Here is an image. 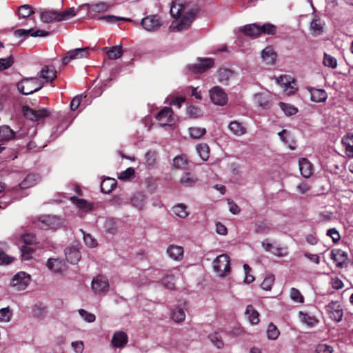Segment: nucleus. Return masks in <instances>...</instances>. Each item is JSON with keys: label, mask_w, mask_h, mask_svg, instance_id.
<instances>
[{"label": "nucleus", "mask_w": 353, "mask_h": 353, "mask_svg": "<svg viewBox=\"0 0 353 353\" xmlns=\"http://www.w3.org/2000/svg\"><path fill=\"white\" fill-rule=\"evenodd\" d=\"M197 9L195 5L185 0H174L170 8V14L174 19L170 30L178 32L187 30L195 18Z\"/></svg>", "instance_id": "nucleus-1"}, {"label": "nucleus", "mask_w": 353, "mask_h": 353, "mask_svg": "<svg viewBox=\"0 0 353 353\" xmlns=\"http://www.w3.org/2000/svg\"><path fill=\"white\" fill-rule=\"evenodd\" d=\"M77 14L73 8H68L64 11L55 10H44L40 13V19L43 23H52L57 21H66Z\"/></svg>", "instance_id": "nucleus-2"}, {"label": "nucleus", "mask_w": 353, "mask_h": 353, "mask_svg": "<svg viewBox=\"0 0 353 353\" xmlns=\"http://www.w3.org/2000/svg\"><path fill=\"white\" fill-rule=\"evenodd\" d=\"M42 87L43 83L37 77L24 79L17 84L18 90L25 95L35 92Z\"/></svg>", "instance_id": "nucleus-3"}, {"label": "nucleus", "mask_w": 353, "mask_h": 353, "mask_svg": "<svg viewBox=\"0 0 353 353\" xmlns=\"http://www.w3.org/2000/svg\"><path fill=\"white\" fill-rule=\"evenodd\" d=\"M213 269L221 277H223L230 272L229 256L225 254H220L213 261Z\"/></svg>", "instance_id": "nucleus-4"}, {"label": "nucleus", "mask_w": 353, "mask_h": 353, "mask_svg": "<svg viewBox=\"0 0 353 353\" xmlns=\"http://www.w3.org/2000/svg\"><path fill=\"white\" fill-rule=\"evenodd\" d=\"M63 220L56 216L43 215L39 218L38 225L43 230H57L61 227Z\"/></svg>", "instance_id": "nucleus-5"}, {"label": "nucleus", "mask_w": 353, "mask_h": 353, "mask_svg": "<svg viewBox=\"0 0 353 353\" xmlns=\"http://www.w3.org/2000/svg\"><path fill=\"white\" fill-rule=\"evenodd\" d=\"M162 24L161 17L157 14L147 16L141 21V26L148 32L157 31L161 27Z\"/></svg>", "instance_id": "nucleus-6"}, {"label": "nucleus", "mask_w": 353, "mask_h": 353, "mask_svg": "<svg viewBox=\"0 0 353 353\" xmlns=\"http://www.w3.org/2000/svg\"><path fill=\"white\" fill-rule=\"evenodd\" d=\"M261 246L265 251L270 252L278 257L286 256L288 254L287 247L281 246L277 243H270L268 239L264 240L261 243Z\"/></svg>", "instance_id": "nucleus-7"}, {"label": "nucleus", "mask_w": 353, "mask_h": 353, "mask_svg": "<svg viewBox=\"0 0 353 353\" xmlns=\"http://www.w3.org/2000/svg\"><path fill=\"white\" fill-rule=\"evenodd\" d=\"M91 287L95 294H105L109 289V282L106 276L98 275L93 278Z\"/></svg>", "instance_id": "nucleus-8"}, {"label": "nucleus", "mask_w": 353, "mask_h": 353, "mask_svg": "<svg viewBox=\"0 0 353 353\" xmlns=\"http://www.w3.org/2000/svg\"><path fill=\"white\" fill-rule=\"evenodd\" d=\"M210 97L213 103L217 105H224L228 102V95L219 86H215L210 90Z\"/></svg>", "instance_id": "nucleus-9"}, {"label": "nucleus", "mask_w": 353, "mask_h": 353, "mask_svg": "<svg viewBox=\"0 0 353 353\" xmlns=\"http://www.w3.org/2000/svg\"><path fill=\"white\" fill-rule=\"evenodd\" d=\"M89 48H76L68 51L62 59L63 65H67L70 61L88 57Z\"/></svg>", "instance_id": "nucleus-10"}, {"label": "nucleus", "mask_w": 353, "mask_h": 353, "mask_svg": "<svg viewBox=\"0 0 353 353\" xmlns=\"http://www.w3.org/2000/svg\"><path fill=\"white\" fill-rule=\"evenodd\" d=\"M329 317L336 322H340L343 316V311L340 303L337 301H332L325 307Z\"/></svg>", "instance_id": "nucleus-11"}, {"label": "nucleus", "mask_w": 353, "mask_h": 353, "mask_svg": "<svg viewBox=\"0 0 353 353\" xmlns=\"http://www.w3.org/2000/svg\"><path fill=\"white\" fill-rule=\"evenodd\" d=\"M22 110L25 117L34 121L46 118L49 115L48 111L45 108L35 110L28 106H23Z\"/></svg>", "instance_id": "nucleus-12"}, {"label": "nucleus", "mask_w": 353, "mask_h": 353, "mask_svg": "<svg viewBox=\"0 0 353 353\" xmlns=\"http://www.w3.org/2000/svg\"><path fill=\"white\" fill-rule=\"evenodd\" d=\"M156 119L162 126L171 125L174 121L173 110L169 107H165L158 112Z\"/></svg>", "instance_id": "nucleus-13"}, {"label": "nucleus", "mask_w": 353, "mask_h": 353, "mask_svg": "<svg viewBox=\"0 0 353 353\" xmlns=\"http://www.w3.org/2000/svg\"><path fill=\"white\" fill-rule=\"evenodd\" d=\"M30 281V277L23 272L17 273L12 280V285L17 290H25Z\"/></svg>", "instance_id": "nucleus-14"}, {"label": "nucleus", "mask_w": 353, "mask_h": 353, "mask_svg": "<svg viewBox=\"0 0 353 353\" xmlns=\"http://www.w3.org/2000/svg\"><path fill=\"white\" fill-rule=\"evenodd\" d=\"M214 65V60L211 58L199 59V63L188 66L189 70L194 73H203Z\"/></svg>", "instance_id": "nucleus-15"}, {"label": "nucleus", "mask_w": 353, "mask_h": 353, "mask_svg": "<svg viewBox=\"0 0 353 353\" xmlns=\"http://www.w3.org/2000/svg\"><path fill=\"white\" fill-rule=\"evenodd\" d=\"M214 65V60L211 58L199 59V63L188 66L189 70L194 73H203Z\"/></svg>", "instance_id": "nucleus-16"}, {"label": "nucleus", "mask_w": 353, "mask_h": 353, "mask_svg": "<svg viewBox=\"0 0 353 353\" xmlns=\"http://www.w3.org/2000/svg\"><path fill=\"white\" fill-rule=\"evenodd\" d=\"M330 258L336 263V266L343 268L347 266V254L340 250L334 249L331 251Z\"/></svg>", "instance_id": "nucleus-17"}, {"label": "nucleus", "mask_w": 353, "mask_h": 353, "mask_svg": "<svg viewBox=\"0 0 353 353\" xmlns=\"http://www.w3.org/2000/svg\"><path fill=\"white\" fill-rule=\"evenodd\" d=\"M128 342V336L125 332L117 331L114 333L111 345L115 348H123Z\"/></svg>", "instance_id": "nucleus-18"}, {"label": "nucleus", "mask_w": 353, "mask_h": 353, "mask_svg": "<svg viewBox=\"0 0 353 353\" xmlns=\"http://www.w3.org/2000/svg\"><path fill=\"white\" fill-rule=\"evenodd\" d=\"M48 34V32L42 30H37L36 31H34L32 29H18L14 31V35L17 37H23L24 38L28 37L29 35L32 37H46Z\"/></svg>", "instance_id": "nucleus-19"}, {"label": "nucleus", "mask_w": 353, "mask_h": 353, "mask_svg": "<svg viewBox=\"0 0 353 353\" xmlns=\"http://www.w3.org/2000/svg\"><path fill=\"white\" fill-rule=\"evenodd\" d=\"M308 91L310 94V99L314 102H324L327 98V94L323 89L310 88H308Z\"/></svg>", "instance_id": "nucleus-20"}, {"label": "nucleus", "mask_w": 353, "mask_h": 353, "mask_svg": "<svg viewBox=\"0 0 353 353\" xmlns=\"http://www.w3.org/2000/svg\"><path fill=\"white\" fill-rule=\"evenodd\" d=\"M341 143L345 148V152L349 158H353V133L346 134L341 139Z\"/></svg>", "instance_id": "nucleus-21"}, {"label": "nucleus", "mask_w": 353, "mask_h": 353, "mask_svg": "<svg viewBox=\"0 0 353 353\" xmlns=\"http://www.w3.org/2000/svg\"><path fill=\"white\" fill-rule=\"evenodd\" d=\"M299 170L304 178H309L313 173L312 164L305 158H302L299 161Z\"/></svg>", "instance_id": "nucleus-22"}, {"label": "nucleus", "mask_w": 353, "mask_h": 353, "mask_svg": "<svg viewBox=\"0 0 353 353\" xmlns=\"http://www.w3.org/2000/svg\"><path fill=\"white\" fill-rule=\"evenodd\" d=\"M39 73V77L47 82L52 81L57 77V71L53 66L45 65Z\"/></svg>", "instance_id": "nucleus-23"}, {"label": "nucleus", "mask_w": 353, "mask_h": 353, "mask_svg": "<svg viewBox=\"0 0 353 353\" xmlns=\"http://www.w3.org/2000/svg\"><path fill=\"white\" fill-rule=\"evenodd\" d=\"M168 256L176 261H180L183 256V248L181 246L170 245L167 248Z\"/></svg>", "instance_id": "nucleus-24"}, {"label": "nucleus", "mask_w": 353, "mask_h": 353, "mask_svg": "<svg viewBox=\"0 0 353 353\" xmlns=\"http://www.w3.org/2000/svg\"><path fill=\"white\" fill-rule=\"evenodd\" d=\"M66 260L72 263H77L81 259L80 252L74 248H68L65 250Z\"/></svg>", "instance_id": "nucleus-25"}, {"label": "nucleus", "mask_w": 353, "mask_h": 353, "mask_svg": "<svg viewBox=\"0 0 353 353\" xmlns=\"http://www.w3.org/2000/svg\"><path fill=\"white\" fill-rule=\"evenodd\" d=\"M40 181V176L37 174H28L19 184L20 188L26 189L34 186Z\"/></svg>", "instance_id": "nucleus-26"}, {"label": "nucleus", "mask_w": 353, "mask_h": 353, "mask_svg": "<svg viewBox=\"0 0 353 353\" xmlns=\"http://www.w3.org/2000/svg\"><path fill=\"white\" fill-rule=\"evenodd\" d=\"M228 128L234 135L240 137L246 133V128L241 123L234 121L230 123Z\"/></svg>", "instance_id": "nucleus-27"}, {"label": "nucleus", "mask_w": 353, "mask_h": 353, "mask_svg": "<svg viewBox=\"0 0 353 353\" xmlns=\"http://www.w3.org/2000/svg\"><path fill=\"white\" fill-rule=\"evenodd\" d=\"M245 35L256 38L260 35L259 26L256 23H252L245 26L242 29Z\"/></svg>", "instance_id": "nucleus-28"}, {"label": "nucleus", "mask_w": 353, "mask_h": 353, "mask_svg": "<svg viewBox=\"0 0 353 353\" xmlns=\"http://www.w3.org/2000/svg\"><path fill=\"white\" fill-rule=\"evenodd\" d=\"M276 54L271 47H267L261 52V58L268 64H273Z\"/></svg>", "instance_id": "nucleus-29"}, {"label": "nucleus", "mask_w": 353, "mask_h": 353, "mask_svg": "<svg viewBox=\"0 0 353 353\" xmlns=\"http://www.w3.org/2000/svg\"><path fill=\"white\" fill-rule=\"evenodd\" d=\"M15 137V132L8 125L0 127V141H10Z\"/></svg>", "instance_id": "nucleus-30"}, {"label": "nucleus", "mask_w": 353, "mask_h": 353, "mask_svg": "<svg viewBox=\"0 0 353 353\" xmlns=\"http://www.w3.org/2000/svg\"><path fill=\"white\" fill-rule=\"evenodd\" d=\"M170 317L174 322L179 323L184 321L185 319V313L183 309L179 307H176L171 311Z\"/></svg>", "instance_id": "nucleus-31"}, {"label": "nucleus", "mask_w": 353, "mask_h": 353, "mask_svg": "<svg viewBox=\"0 0 353 353\" xmlns=\"http://www.w3.org/2000/svg\"><path fill=\"white\" fill-rule=\"evenodd\" d=\"M117 185V181L112 178H107L102 181L101 190L103 193H110Z\"/></svg>", "instance_id": "nucleus-32"}, {"label": "nucleus", "mask_w": 353, "mask_h": 353, "mask_svg": "<svg viewBox=\"0 0 353 353\" xmlns=\"http://www.w3.org/2000/svg\"><path fill=\"white\" fill-rule=\"evenodd\" d=\"M245 314L248 316L249 321L256 325L259 322V314L255 310L252 305H248L246 307Z\"/></svg>", "instance_id": "nucleus-33"}, {"label": "nucleus", "mask_w": 353, "mask_h": 353, "mask_svg": "<svg viewBox=\"0 0 353 353\" xmlns=\"http://www.w3.org/2000/svg\"><path fill=\"white\" fill-rule=\"evenodd\" d=\"M196 150L203 161H207L210 157V148L207 143H199L196 146Z\"/></svg>", "instance_id": "nucleus-34"}, {"label": "nucleus", "mask_w": 353, "mask_h": 353, "mask_svg": "<svg viewBox=\"0 0 353 353\" xmlns=\"http://www.w3.org/2000/svg\"><path fill=\"white\" fill-rule=\"evenodd\" d=\"M254 100L257 104L265 108L268 106L270 101V94L268 92H261L254 95Z\"/></svg>", "instance_id": "nucleus-35"}, {"label": "nucleus", "mask_w": 353, "mask_h": 353, "mask_svg": "<svg viewBox=\"0 0 353 353\" xmlns=\"http://www.w3.org/2000/svg\"><path fill=\"white\" fill-rule=\"evenodd\" d=\"M123 54L121 45L115 46L108 50L107 56L109 59L114 60L120 58Z\"/></svg>", "instance_id": "nucleus-36"}, {"label": "nucleus", "mask_w": 353, "mask_h": 353, "mask_svg": "<svg viewBox=\"0 0 353 353\" xmlns=\"http://www.w3.org/2000/svg\"><path fill=\"white\" fill-rule=\"evenodd\" d=\"M197 182V178L190 173L184 174L180 179V183L185 187L194 185Z\"/></svg>", "instance_id": "nucleus-37"}, {"label": "nucleus", "mask_w": 353, "mask_h": 353, "mask_svg": "<svg viewBox=\"0 0 353 353\" xmlns=\"http://www.w3.org/2000/svg\"><path fill=\"white\" fill-rule=\"evenodd\" d=\"M6 248L7 245L5 242H0V265L10 264L14 259L3 252Z\"/></svg>", "instance_id": "nucleus-38"}, {"label": "nucleus", "mask_w": 353, "mask_h": 353, "mask_svg": "<svg viewBox=\"0 0 353 353\" xmlns=\"http://www.w3.org/2000/svg\"><path fill=\"white\" fill-rule=\"evenodd\" d=\"M188 132L192 139H199L205 134L206 130L204 128L190 127L188 128Z\"/></svg>", "instance_id": "nucleus-39"}, {"label": "nucleus", "mask_w": 353, "mask_h": 353, "mask_svg": "<svg viewBox=\"0 0 353 353\" xmlns=\"http://www.w3.org/2000/svg\"><path fill=\"white\" fill-rule=\"evenodd\" d=\"M188 165V160L185 155H179L173 159V166L177 169H185Z\"/></svg>", "instance_id": "nucleus-40"}, {"label": "nucleus", "mask_w": 353, "mask_h": 353, "mask_svg": "<svg viewBox=\"0 0 353 353\" xmlns=\"http://www.w3.org/2000/svg\"><path fill=\"white\" fill-rule=\"evenodd\" d=\"M259 29H260V34L263 33L265 34L274 35L276 34L277 28H276V26H274L272 23H266L263 24L261 26H259Z\"/></svg>", "instance_id": "nucleus-41"}, {"label": "nucleus", "mask_w": 353, "mask_h": 353, "mask_svg": "<svg viewBox=\"0 0 353 353\" xmlns=\"http://www.w3.org/2000/svg\"><path fill=\"white\" fill-rule=\"evenodd\" d=\"M174 213L179 217L184 219L187 217L189 212L187 211V206L183 203H179L173 208Z\"/></svg>", "instance_id": "nucleus-42"}, {"label": "nucleus", "mask_w": 353, "mask_h": 353, "mask_svg": "<svg viewBox=\"0 0 353 353\" xmlns=\"http://www.w3.org/2000/svg\"><path fill=\"white\" fill-rule=\"evenodd\" d=\"M62 263L58 259H49L47 262V267L54 272H59L62 270Z\"/></svg>", "instance_id": "nucleus-43"}, {"label": "nucleus", "mask_w": 353, "mask_h": 353, "mask_svg": "<svg viewBox=\"0 0 353 353\" xmlns=\"http://www.w3.org/2000/svg\"><path fill=\"white\" fill-rule=\"evenodd\" d=\"M19 15L22 18H27L34 14L33 8L28 4H24L18 8Z\"/></svg>", "instance_id": "nucleus-44"}, {"label": "nucleus", "mask_w": 353, "mask_h": 353, "mask_svg": "<svg viewBox=\"0 0 353 353\" xmlns=\"http://www.w3.org/2000/svg\"><path fill=\"white\" fill-rule=\"evenodd\" d=\"M274 282V276L272 274H267L263 281L261 284V287L262 289L269 291L272 289V287Z\"/></svg>", "instance_id": "nucleus-45"}, {"label": "nucleus", "mask_w": 353, "mask_h": 353, "mask_svg": "<svg viewBox=\"0 0 353 353\" xmlns=\"http://www.w3.org/2000/svg\"><path fill=\"white\" fill-rule=\"evenodd\" d=\"M12 311L9 307L0 309V322L8 323L12 317Z\"/></svg>", "instance_id": "nucleus-46"}, {"label": "nucleus", "mask_w": 353, "mask_h": 353, "mask_svg": "<svg viewBox=\"0 0 353 353\" xmlns=\"http://www.w3.org/2000/svg\"><path fill=\"white\" fill-rule=\"evenodd\" d=\"M110 8V5L106 3H98L96 4L91 5L89 8L90 12H104Z\"/></svg>", "instance_id": "nucleus-47"}, {"label": "nucleus", "mask_w": 353, "mask_h": 353, "mask_svg": "<svg viewBox=\"0 0 353 353\" xmlns=\"http://www.w3.org/2000/svg\"><path fill=\"white\" fill-rule=\"evenodd\" d=\"M290 299L296 303H303L304 302V297L300 292V291L295 288H292L290 291Z\"/></svg>", "instance_id": "nucleus-48"}, {"label": "nucleus", "mask_w": 353, "mask_h": 353, "mask_svg": "<svg viewBox=\"0 0 353 353\" xmlns=\"http://www.w3.org/2000/svg\"><path fill=\"white\" fill-rule=\"evenodd\" d=\"M279 105L286 115H294L298 112V109L292 105L283 102H280Z\"/></svg>", "instance_id": "nucleus-49"}, {"label": "nucleus", "mask_w": 353, "mask_h": 353, "mask_svg": "<svg viewBox=\"0 0 353 353\" xmlns=\"http://www.w3.org/2000/svg\"><path fill=\"white\" fill-rule=\"evenodd\" d=\"M100 19L105 21L108 23H119L120 21H132L130 18L116 17L114 15H105V16L101 17Z\"/></svg>", "instance_id": "nucleus-50"}, {"label": "nucleus", "mask_w": 353, "mask_h": 353, "mask_svg": "<svg viewBox=\"0 0 353 353\" xmlns=\"http://www.w3.org/2000/svg\"><path fill=\"white\" fill-rule=\"evenodd\" d=\"M144 196L141 194H136L131 199L132 204L139 208L142 209L144 205Z\"/></svg>", "instance_id": "nucleus-51"}, {"label": "nucleus", "mask_w": 353, "mask_h": 353, "mask_svg": "<svg viewBox=\"0 0 353 353\" xmlns=\"http://www.w3.org/2000/svg\"><path fill=\"white\" fill-rule=\"evenodd\" d=\"M210 341L217 347L222 348L224 346L223 341L220 336L216 332L212 333L208 336Z\"/></svg>", "instance_id": "nucleus-52"}, {"label": "nucleus", "mask_w": 353, "mask_h": 353, "mask_svg": "<svg viewBox=\"0 0 353 353\" xmlns=\"http://www.w3.org/2000/svg\"><path fill=\"white\" fill-rule=\"evenodd\" d=\"M279 331L273 323H270L267 330V336L269 339L274 340L278 338Z\"/></svg>", "instance_id": "nucleus-53"}, {"label": "nucleus", "mask_w": 353, "mask_h": 353, "mask_svg": "<svg viewBox=\"0 0 353 353\" xmlns=\"http://www.w3.org/2000/svg\"><path fill=\"white\" fill-rule=\"evenodd\" d=\"M323 64L326 67L334 69L337 67V61L334 57L327 53H324Z\"/></svg>", "instance_id": "nucleus-54"}, {"label": "nucleus", "mask_w": 353, "mask_h": 353, "mask_svg": "<svg viewBox=\"0 0 353 353\" xmlns=\"http://www.w3.org/2000/svg\"><path fill=\"white\" fill-rule=\"evenodd\" d=\"M83 236V241L85 245L90 248H94L97 245V240L90 234H85L83 230H79Z\"/></svg>", "instance_id": "nucleus-55"}, {"label": "nucleus", "mask_w": 353, "mask_h": 353, "mask_svg": "<svg viewBox=\"0 0 353 353\" xmlns=\"http://www.w3.org/2000/svg\"><path fill=\"white\" fill-rule=\"evenodd\" d=\"M232 72L229 69H220L219 70V80L221 82H226L232 76Z\"/></svg>", "instance_id": "nucleus-56"}, {"label": "nucleus", "mask_w": 353, "mask_h": 353, "mask_svg": "<svg viewBox=\"0 0 353 353\" xmlns=\"http://www.w3.org/2000/svg\"><path fill=\"white\" fill-rule=\"evenodd\" d=\"M299 316H303L301 321L310 326H314L318 323V321L314 316L299 312Z\"/></svg>", "instance_id": "nucleus-57"}, {"label": "nucleus", "mask_w": 353, "mask_h": 353, "mask_svg": "<svg viewBox=\"0 0 353 353\" xmlns=\"http://www.w3.org/2000/svg\"><path fill=\"white\" fill-rule=\"evenodd\" d=\"M104 228L109 233H114L117 231V222L112 219H106L104 223Z\"/></svg>", "instance_id": "nucleus-58"}, {"label": "nucleus", "mask_w": 353, "mask_h": 353, "mask_svg": "<svg viewBox=\"0 0 353 353\" xmlns=\"http://www.w3.org/2000/svg\"><path fill=\"white\" fill-rule=\"evenodd\" d=\"M79 314L88 323H92L96 319L94 314L90 313L83 309L79 310Z\"/></svg>", "instance_id": "nucleus-59"}, {"label": "nucleus", "mask_w": 353, "mask_h": 353, "mask_svg": "<svg viewBox=\"0 0 353 353\" xmlns=\"http://www.w3.org/2000/svg\"><path fill=\"white\" fill-rule=\"evenodd\" d=\"M188 114L192 118H197L201 116V110L196 106L190 105L187 109Z\"/></svg>", "instance_id": "nucleus-60"}, {"label": "nucleus", "mask_w": 353, "mask_h": 353, "mask_svg": "<svg viewBox=\"0 0 353 353\" xmlns=\"http://www.w3.org/2000/svg\"><path fill=\"white\" fill-rule=\"evenodd\" d=\"M72 199L75 201V204L79 208L90 210L92 208L91 204L88 203L85 200L82 199H77L75 197H72Z\"/></svg>", "instance_id": "nucleus-61"}, {"label": "nucleus", "mask_w": 353, "mask_h": 353, "mask_svg": "<svg viewBox=\"0 0 353 353\" xmlns=\"http://www.w3.org/2000/svg\"><path fill=\"white\" fill-rule=\"evenodd\" d=\"M163 285L168 289H173L174 288V276L168 274L162 280Z\"/></svg>", "instance_id": "nucleus-62"}, {"label": "nucleus", "mask_w": 353, "mask_h": 353, "mask_svg": "<svg viewBox=\"0 0 353 353\" xmlns=\"http://www.w3.org/2000/svg\"><path fill=\"white\" fill-rule=\"evenodd\" d=\"M134 175V170L132 168H127L125 171L121 172L119 179L121 180H128Z\"/></svg>", "instance_id": "nucleus-63"}, {"label": "nucleus", "mask_w": 353, "mask_h": 353, "mask_svg": "<svg viewBox=\"0 0 353 353\" xmlns=\"http://www.w3.org/2000/svg\"><path fill=\"white\" fill-rule=\"evenodd\" d=\"M316 353H332L333 347L327 344H319L316 348Z\"/></svg>", "instance_id": "nucleus-64"}]
</instances>
